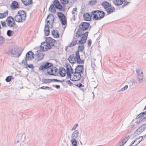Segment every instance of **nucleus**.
Segmentation results:
<instances>
[{
  "label": "nucleus",
  "instance_id": "1",
  "mask_svg": "<svg viewBox=\"0 0 146 146\" xmlns=\"http://www.w3.org/2000/svg\"><path fill=\"white\" fill-rule=\"evenodd\" d=\"M78 50L75 53V56L74 59H76V63L78 64H84V59L81 58L79 54V52H82L84 48V44L79 45L78 47Z\"/></svg>",
  "mask_w": 146,
  "mask_h": 146
},
{
  "label": "nucleus",
  "instance_id": "2",
  "mask_svg": "<svg viewBox=\"0 0 146 146\" xmlns=\"http://www.w3.org/2000/svg\"><path fill=\"white\" fill-rule=\"evenodd\" d=\"M91 14L93 16V19L95 20H100L104 18L105 16V13L104 11L99 10L92 11Z\"/></svg>",
  "mask_w": 146,
  "mask_h": 146
},
{
  "label": "nucleus",
  "instance_id": "3",
  "mask_svg": "<svg viewBox=\"0 0 146 146\" xmlns=\"http://www.w3.org/2000/svg\"><path fill=\"white\" fill-rule=\"evenodd\" d=\"M84 65H78L74 69L75 74L82 75L84 73Z\"/></svg>",
  "mask_w": 146,
  "mask_h": 146
},
{
  "label": "nucleus",
  "instance_id": "4",
  "mask_svg": "<svg viewBox=\"0 0 146 146\" xmlns=\"http://www.w3.org/2000/svg\"><path fill=\"white\" fill-rule=\"evenodd\" d=\"M53 65V64L49 62H45L42 64L39 67L38 69L40 70H41L43 71L44 70L48 69L50 67H51Z\"/></svg>",
  "mask_w": 146,
  "mask_h": 146
},
{
  "label": "nucleus",
  "instance_id": "5",
  "mask_svg": "<svg viewBox=\"0 0 146 146\" xmlns=\"http://www.w3.org/2000/svg\"><path fill=\"white\" fill-rule=\"evenodd\" d=\"M90 26L89 23L82 22L79 25L78 27L81 30L84 31L87 30Z\"/></svg>",
  "mask_w": 146,
  "mask_h": 146
},
{
  "label": "nucleus",
  "instance_id": "6",
  "mask_svg": "<svg viewBox=\"0 0 146 146\" xmlns=\"http://www.w3.org/2000/svg\"><path fill=\"white\" fill-rule=\"evenodd\" d=\"M35 54L33 52L30 51L27 52L26 54L25 57L23 60L26 62L28 60H31L34 58Z\"/></svg>",
  "mask_w": 146,
  "mask_h": 146
},
{
  "label": "nucleus",
  "instance_id": "7",
  "mask_svg": "<svg viewBox=\"0 0 146 146\" xmlns=\"http://www.w3.org/2000/svg\"><path fill=\"white\" fill-rule=\"evenodd\" d=\"M23 50H21V49H19L17 50L16 48H14L13 56L15 58H19Z\"/></svg>",
  "mask_w": 146,
  "mask_h": 146
},
{
  "label": "nucleus",
  "instance_id": "8",
  "mask_svg": "<svg viewBox=\"0 0 146 146\" xmlns=\"http://www.w3.org/2000/svg\"><path fill=\"white\" fill-rule=\"evenodd\" d=\"M19 5L16 1H13L12 2L11 5H10L11 9L13 10H15L19 8Z\"/></svg>",
  "mask_w": 146,
  "mask_h": 146
},
{
  "label": "nucleus",
  "instance_id": "9",
  "mask_svg": "<svg viewBox=\"0 0 146 146\" xmlns=\"http://www.w3.org/2000/svg\"><path fill=\"white\" fill-rule=\"evenodd\" d=\"M92 15H90L88 13H86L83 15L84 19L86 21H90L91 20V17Z\"/></svg>",
  "mask_w": 146,
  "mask_h": 146
},
{
  "label": "nucleus",
  "instance_id": "10",
  "mask_svg": "<svg viewBox=\"0 0 146 146\" xmlns=\"http://www.w3.org/2000/svg\"><path fill=\"white\" fill-rule=\"evenodd\" d=\"M14 18L11 16H9L7 17L5 21L6 22L7 25L8 27H10L13 21H14Z\"/></svg>",
  "mask_w": 146,
  "mask_h": 146
},
{
  "label": "nucleus",
  "instance_id": "11",
  "mask_svg": "<svg viewBox=\"0 0 146 146\" xmlns=\"http://www.w3.org/2000/svg\"><path fill=\"white\" fill-rule=\"evenodd\" d=\"M21 63L22 64H23L24 65H26L25 68L28 69V67L29 68H31L32 69H33V70H34V68H35V67L34 66L33 64H28L27 61L26 62L25 61H24V60H22Z\"/></svg>",
  "mask_w": 146,
  "mask_h": 146
},
{
  "label": "nucleus",
  "instance_id": "12",
  "mask_svg": "<svg viewBox=\"0 0 146 146\" xmlns=\"http://www.w3.org/2000/svg\"><path fill=\"white\" fill-rule=\"evenodd\" d=\"M45 39H46V42H47V44L49 43L50 44L52 43L56 44L57 43L56 40L51 37H46Z\"/></svg>",
  "mask_w": 146,
  "mask_h": 146
},
{
  "label": "nucleus",
  "instance_id": "13",
  "mask_svg": "<svg viewBox=\"0 0 146 146\" xmlns=\"http://www.w3.org/2000/svg\"><path fill=\"white\" fill-rule=\"evenodd\" d=\"M18 15L22 16L23 17V21H25L26 19V15L25 12L24 10H20L17 13Z\"/></svg>",
  "mask_w": 146,
  "mask_h": 146
},
{
  "label": "nucleus",
  "instance_id": "14",
  "mask_svg": "<svg viewBox=\"0 0 146 146\" xmlns=\"http://www.w3.org/2000/svg\"><path fill=\"white\" fill-rule=\"evenodd\" d=\"M49 27L48 24L45 25L44 30L45 36H48L50 35Z\"/></svg>",
  "mask_w": 146,
  "mask_h": 146
},
{
  "label": "nucleus",
  "instance_id": "15",
  "mask_svg": "<svg viewBox=\"0 0 146 146\" xmlns=\"http://www.w3.org/2000/svg\"><path fill=\"white\" fill-rule=\"evenodd\" d=\"M53 66L51 67H50L49 68H48L47 70V73L50 75L56 76L58 74L57 73L56 74L53 73L54 69L53 67Z\"/></svg>",
  "mask_w": 146,
  "mask_h": 146
},
{
  "label": "nucleus",
  "instance_id": "16",
  "mask_svg": "<svg viewBox=\"0 0 146 146\" xmlns=\"http://www.w3.org/2000/svg\"><path fill=\"white\" fill-rule=\"evenodd\" d=\"M75 86H76L78 87L80 90H82L83 92H84L86 91V89L83 88L84 87V85L82 84L81 83H79L78 84H74V85L73 86V87H75Z\"/></svg>",
  "mask_w": 146,
  "mask_h": 146
},
{
  "label": "nucleus",
  "instance_id": "17",
  "mask_svg": "<svg viewBox=\"0 0 146 146\" xmlns=\"http://www.w3.org/2000/svg\"><path fill=\"white\" fill-rule=\"evenodd\" d=\"M102 5L104 7L105 10L111 7V4L106 1H103L102 3Z\"/></svg>",
  "mask_w": 146,
  "mask_h": 146
},
{
  "label": "nucleus",
  "instance_id": "18",
  "mask_svg": "<svg viewBox=\"0 0 146 146\" xmlns=\"http://www.w3.org/2000/svg\"><path fill=\"white\" fill-rule=\"evenodd\" d=\"M73 74V78L74 80V81H77L80 80L82 77V76L81 74Z\"/></svg>",
  "mask_w": 146,
  "mask_h": 146
},
{
  "label": "nucleus",
  "instance_id": "19",
  "mask_svg": "<svg viewBox=\"0 0 146 146\" xmlns=\"http://www.w3.org/2000/svg\"><path fill=\"white\" fill-rule=\"evenodd\" d=\"M22 2L25 6H28L33 3L32 0H21Z\"/></svg>",
  "mask_w": 146,
  "mask_h": 146
},
{
  "label": "nucleus",
  "instance_id": "20",
  "mask_svg": "<svg viewBox=\"0 0 146 146\" xmlns=\"http://www.w3.org/2000/svg\"><path fill=\"white\" fill-rule=\"evenodd\" d=\"M56 32L54 29H53L51 31V34L54 38H59L60 37V35L58 32L56 30Z\"/></svg>",
  "mask_w": 146,
  "mask_h": 146
},
{
  "label": "nucleus",
  "instance_id": "21",
  "mask_svg": "<svg viewBox=\"0 0 146 146\" xmlns=\"http://www.w3.org/2000/svg\"><path fill=\"white\" fill-rule=\"evenodd\" d=\"M36 55L37 56L36 61L37 62H38L43 59L44 54L43 53H37Z\"/></svg>",
  "mask_w": 146,
  "mask_h": 146
},
{
  "label": "nucleus",
  "instance_id": "22",
  "mask_svg": "<svg viewBox=\"0 0 146 146\" xmlns=\"http://www.w3.org/2000/svg\"><path fill=\"white\" fill-rule=\"evenodd\" d=\"M57 16L60 21H61V20L66 18L64 14L63 13L60 12H57Z\"/></svg>",
  "mask_w": 146,
  "mask_h": 146
},
{
  "label": "nucleus",
  "instance_id": "23",
  "mask_svg": "<svg viewBox=\"0 0 146 146\" xmlns=\"http://www.w3.org/2000/svg\"><path fill=\"white\" fill-rule=\"evenodd\" d=\"M78 40L74 36L72 42L68 45V46L71 47L72 46H74L76 44H78Z\"/></svg>",
  "mask_w": 146,
  "mask_h": 146
},
{
  "label": "nucleus",
  "instance_id": "24",
  "mask_svg": "<svg viewBox=\"0 0 146 146\" xmlns=\"http://www.w3.org/2000/svg\"><path fill=\"white\" fill-rule=\"evenodd\" d=\"M74 54H72L69 56L68 60L70 63L74 64L76 62V59H74Z\"/></svg>",
  "mask_w": 146,
  "mask_h": 146
},
{
  "label": "nucleus",
  "instance_id": "25",
  "mask_svg": "<svg viewBox=\"0 0 146 146\" xmlns=\"http://www.w3.org/2000/svg\"><path fill=\"white\" fill-rule=\"evenodd\" d=\"M43 83L47 84V83H49L51 82H56V79H44L42 80Z\"/></svg>",
  "mask_w": 146,
  "mask_h": 146
},
{
  "label": "nucleus",
  "instance_id": "26",
  "mask_svg": "<svg viewBox=\"0 0 146 146\" xmlns=\"http://www.w3.org/2000/svg\"><path fill=\"white\" fill-rule=\"evenodd\" d=\"M79 135V131L78 130H75L72 133L71 137L72 139H76L78 137Z\"/></svg>",
  "mask_w": 146,
  "mask_h": 146
},
{
  "label": "nucleus",
  "instance_id": "27",
  "mask_svg": "<svg viewBox=\"0 0 146 146\" xmlns=\"http://www.w3.org/2000/svg\"><path fill=\"white\" fill-rule=\"evenodd\" d=\"M144 131L139 127L136 130L134 133V135L136 136L139 135Z\"/></svg>",
  "mask_w": 146,
  "mask_h": 146
},
{
  "label": "nucleus",
  "instance_id": "28",
  "mask_svg": "<svg viewBox=\"0 0 146 146\" xmlns=\"http://www.w3.org/2000/svg\"><path fill=\"white\" fill-rule=\"evenodd\" d=\"M144 131L139 127L136 130L134 133V135L136 136L139 135Z\"/></svg>",
  "mask_w": 146,
  "mask_h": 146
},
{
  "label": "nucleus",
  "instance_id": "29",
  "mask_svg": "<svg viewBox=\"0 0 146 146\" xmlns=\"http://www.w3.org/2000/svg\"><path fill=\"white\" fill-rule=\"evenodd\" d=\"M115 9L114 7H111L107 9L106 10V11L107 15H109L115 11Z\"/></svg>",
  "mask_w": 146,
  "mask_h": 146
},
{
  "label": "nucleus",
  "instance_id": "30",
  "mask_svg": "<svg viewBox=\"0 0 146 146\" xmlns=\"http://www.w3.org/2000/svg\"><path fill=\"white\" fill-rule=\"evenodd\" d=\"M55 6L54 5V4L51 3L50 5V7L49 8V11L53 13H55L56 12V10Z\"/></svg>",
  "mask_w": 146,
  "mask_h": 146
},
{
  "label": "nucleus",
  "instance_id": "31",
  "mask_svg": "<svg viewBox=\"0 0 146 146\" xmlns=\"http://www.w3.org/2000/svg\"><path fill=\"white\" fill-rule=\"evenodd\" d=\"M38 48H40V49L37 50L36 51L37 53H40L41 52L45 51L44 48V46H40L37 47V49H38Z\"/></svg>",
  "mask_w": 146,
  "mask_h": 146
},
{
  "label": "nucleus",
  "instance_id": "32",
  "mask_svg": "<svg viewBox=\"0 0 146 146\" xmlns=\"http://www.w3.org/2000/svg\"><path fill=\"white\" fill-rule=\"evenodd\" d=\"M8 11H7L3 13H0V19H3L6 17L8 15Z\"/></svg>",
  "mask_w": 146,
  "mask_h": 146
},
{
  "label": "nucleus",
  "instance_id": "33",
  "mask_svg": "<svg viewBox=\"0 0 146 146\" xmlns=\"http://www.w3.org/2000/svg\"><path fill=\"white\" fill-rule=\"evenodd\" d=\"M82 33L81 30L80 29H78L76 33V36L77 38H79L82 36Z\"/></svg>",
  "mask_w": 146,
  "mask_h": 146
},
{
  "label": "nucleus",
  "instance_id": "34",
  "mask_svg": "<svg viewBox=\"0 0 146 146\" xmlns=\"http://www.w3.org/2000/svg\"><path fill=\"white\" fill-rule=\"evenodd\" d=\"M81 39L78 40V44H80L81 45L84 44L86 42V40L84 38H82V37H81Z\"/></svg>",
  "mask_w": 146,
  "mask_h": 146
},
{
  "label": "nucleus",
  "instance_id": "35",
  "mask_svg": "<svg viewBox=\"0 0 146 146\" xmlns=\"http://www.w3.org/2000/svg\"><path fill=\"white\" fill-rule=\"evenodd\" d=\"M53 4L55 6L56 9L59 6L60 3V2L58 0H54Z\"/></svg>",
  "mask_w": 146,
  "mask_h": 146
},
{
  "label": "nucleus",
  "instance_id": "36",
  "mask_svg": "<svg viewBox=\"0 0 146 146\" xmlns=\"http://www.w3.org/2000/svg\"><path fill=\"white\" fill-rule=\"evenodd\" d=\"M44 46H46V47L44 48L45 51H47L48 50H50L52 48L50 44L47 43L45 45H44Z\"/></svg>",
  "mask_w": 146,
  "mask_h": 146
},
{
  "label": "nucleus",
  "instance_id": "37",
  "mask_svg": "<svg viewBox=\"0 0 146 146\" xmlns=\"http://www.w3.org/2000/svg\"><path fill=\"white\" fill-rule=\"evenodd\" d=\"M14 78L13 76H7L5 80V81L7 82H10L12 79H14Z\"/></svg>",
  "mask_w": 146,
  "mask_h": 146
},
{
  "label": "nucleus",
  "instance_id": "38",
  "mask_svg": "<svg viewBox=\"0 0 146 146\" xmlns=\"http://www.w3.org/2000/svg\"><path fill=\"white\" fill-rule=\"evenodd\" d=\"M71 141L72 144V146H77L78 143L76 139H72Z\"/></svg>",
  "mask_w": 146,
  "mask_h": 146
},
{
  "label": "nucleus",
  "instance_id": "39",
  "mask_svg": "<svg viewBox=\"0 0 146 146\" xmlns=\"http://www.w3.org/2000/svg\"><path fill=\"white\" fill-rule=\"evenodd\" d=\"M124 3L123 5L121 7H120V8L121 9L123 8L124 7L128 5L130 2L127 1L126 0H125L124 2Z\"/></svg>",
  "mask_w": 146,
  "mask_h": 146
},
{
  "label": "nucleus",
  "instance_id": "40",
  "mask_svg": "<svg viewBox=\"0 0 146 146\" xmlns=\"http://www.w3.org/2000/svg\"><path fill=\"white\" fill-rule=\"evenodd\" d=\"M19 15H18L17 14L15 17V21L19 23L22 22V19H20Z\"/></svg>",
  "mask_w": 146,
  "mask_h": 146
},
{
  "label": "nucleus",
  "instance_id": "41",
  "mask_svg": "<svg viewBox=\"0 0 146 146\" xmlns=\"http://www.w3.org/2000/svg\"><path fill=\"white\" fill-rule=\"evenodd\" d=\"M13 31L8 30L7 31V35L8 36L11 37L13 36Z\"/></svg>",
  "mask_w": 146,
  "mask_h": 146
},
{
  "label": "nucleus",
  "instance_id": "42",
  "mask_svg": "<svg viewBox=\"0 0 146 146\" xmlns=\"http://www.w3.org/2000/svg\"><path fill=\"white\" fill-rule=\"evenodd\" d=\"M18 26L16 24L15 22V20L13 21V22L12 23L9 27H13L14 29H17Z\"/></svg>",
  "mask_w": 146,
  "mask_h": 146
},
{
  "label": "nucleus",
  "instance_id": "43",
  "mask_svg": "<svg viewBox=\"0 0 146 146\" xmlns=\"http://www.w3.org/2000/svg\"><path fill=\"white\" fill-rule=\"evenodd\" d=\"M44 89V90H48L50 91L53 90V89L52 88H51L49 86H42L41 87H40V88H38V89Z\"/></svg>",
  "mask_w": 146,
  "mask_h": 146
},
{
  "label": "nucleus",
  "instance_id": "44",
  "mask_svg": "<svg viewBox=\"0 0 146 146\" xmlns=\"http://www.w3.org/2000/svg\"><path fill=\"white\" fill-rule=\"evenodd\" d=\"M88 33L89 32L88 31H87L85 33H84L83 34H82V36L81 37H82V38H84V39L87 40L88 35Z\"/></svg>",
  "mask_w": 146,
  "mask_h": 146
},
{
  "label": "nucleus",
  "instance_id": "45",
  "mask_svg": "<svg viewBox=\"0 0 146 146\" xmlns=\"http://www.w3.org/2000/svg\"><path fill=\"white\" fill-rule=\"evenodd\" d=\"M60 21L62 25H66L67 24V19L65 18H64L63 19H62L61 20V21Z\"/></svg>",
  "mask_w": 146,
  "mask_h": 146
},
{
  "label": "nucleus",
  "instance_id": "46",
  "mask_svg": "<svg viewBox=\"0 0 146 146\" xmlns=\"http://www.w3.org/2000/svg\"><path fill=\"white\" fill-rule=\"evenodd\" d=\"M13 51L14 48H11L6 52V54H11L13 55Z\"/></svg>",
  "mask_w": 146,
  "mask_h": 146
},
{
  "label": "nucleus",
  "instance_id": "47",
  "mask_svg": "<svg viewBox=\"0 0 146 146\" xmlns=\"http://www.w3.org/2000/svg\"><path fill=\"white\" fill-rule=\"evenodd\" d=\"M65 66L67 72H69L70 70V65L69 63H66Z\"/></svg>",
  "mask_w": 146,
  "mask_h": 146
},
{
  "label": "nucleus",
  "instance_id": "48",
  "mask_svg": "<svg viewBox=\"0 0 146 146\" xmlns=\"http://www.w3.org/2000/svg\"><path fill=\"white\" fill-rule=\"evenodd\" d=\"M61 3L63 5H66L69 2V0H60Z\"/></svg>",
  "mask_w": 146,
  "mask_h": 146
},
{
  "label": "nucleus",
  "instance_id": "49",
  "mask_svg": "<svg viewBox=\"0 0 146 146\" xmlns=\"http://www.w3.org/2000/svg\"><path fill=\"white\" fill-rule=\"evenodd\" d=\"M146 119V117L145 115H143L142 117H141V118H140L139 120V121H137L136 122L137 124H138L140 122L142 121H143V120Z\"/></svg>",
  "mask_w": 146,
  "mask_h": 146
},
{
  "label": "nucleus",
  "instance_id": "50",
  "mask_svg": "<svg viewBox=\"0 0 146 146\" xmlns=\"http://www.w3.org/2000/svg\"><path fill=\"white\" fill-rule=\"evenodd\" d=\"M128 88V86L127 85H125L123 88H122L121 89L118 90V92H120L121 91H123L126 90Z\"/></svg>",
  "mask_w": 146,
  "mask_h": 146
},
{
  "label": "nucleus",
  "instance_id": "51",
  "mask_svg": "<svg viewBox=\"0 0 146 146\" xmlns=\"http://www.w3.org/2000/svg\"><path fill=\"white\" fill-rule=\"evenodd\" d=\"M130 137L129 135H128L126 137H125V138H124V139H123L121 141V142H122L123 143H124V142H125L126 141V142L129 139Z\"/></svg>",
  "mask_w": 146,
  "mask_h": 146
},
{
  "label": "nucleus",
  "instance_id": "52",
  "mask_svg": "<svg viewBox=\"0 0 146 146\" xmlns=\"http://www.w3.org/2000/svg\"><path fill=\"white\" fill-rule=\"evenodd\" d=\"M97 3V1L96 0H91L90 2V3L91 5H93L96 4Z\"/></svg>",
  "mask_w": 146,
  "mask_h": 146
},
{
  "label": "nucleus",
  "instance_id": "53",
  "mask_svg": "<svg viewBox=\"0 0 146 146\" xmlns=\"http://www.w3.org/2000/svg\"><path fill=\"white\" fill-rule=\"evenodd\" d=\"M56 9H58L59 11H63L62 5L60 3Z\"/></svg>",
  "mask_w": 146,
  "mask_h": 146
},
{
  "label": "nucleus",
  "instance_id": "54",
  "mask_svg": "<svg viewBox=\"0 0 146 146\" xmlns=\"http://www.w3.org/2000/svg\"><path fill=\"white\" fill-rule=\"evenodd\" d=\"M5 21H1V23L3 27H7Z\"/></svg>",
  "mask_w": 146,
  "mask_h": 146
},
{
  "label": "nucleus",
  "instance_id": "55",
  "mask_svg": "<svg viewBox=\"0 0 146 146\" xmlns=\"http://www.w3.org/2000/svg\"><path fill=\"white\" fill-rule=\"evenodd\" d=\"M59 71L58 72V73L60 72V73H62L63 71L66 72V70L65 68L63 67H60L59 69Z\"/></svg>",
  "mask_w": 146,
  "mask_h": 146
},
{
  "label": "nucleus",
  "instance_id": "56",
  "mask_svg": "<svg viewBox=\"0 0 146 146\" xmlns=\"http://www.w3.org/2000/svg\"><path fill=\"white\" fill-rule=\"evenodd\" d=\"M67 75L66 76V78H70L71 79V78H72V74H73L69 72H67Z\"/></svg>",
  "mask_w": 146,
  "mask_h": 146
},
{
  "label": "nucleus",
  "instance_id": "57",
  "mask_svg": "<svg viewBox=\"0 0 146 146\" xmlns=\"http://www.w3.org/2000/svg\"><path fill=\"white\" fill-rule=\"evenodd\" d=\"M17 137L19 139V140H18V141H20V142H22L21 141V140L22 139V136L20 134H19L17 135ZM20 143H21V142H20Z\"/></svg>",
  "mask_w": 146,
  "mask_h": 146
},
{
  "label": "nucleus",
  "instance_id": "58",
  "mask_svg": "<svg viewBox=\"0 0 146 146\" xmlns=\"http://www.w3.org/2000/svg\"><path fill=\"white\" fill-rule=\"evenodd\" d=\"M139 127L142 129L144 131L146 128V124H142L140 127Z\"/></svg>",
  "mask_w": 146,
  "mask_h": 146
},
{
  "label": "nucleus",
  "instance_id": "59",
  "mask_svg": "<svg viewBox=\"0 0 146 146\" xmlns=\"http://www.w3.org/2000/svg\"><path fill=\"white\" fill-rule=\"evenodd\" d=\"M66 82L70 86L73 85V84L69 80L66 81Z\"/></svg>",
  "mask_w": 146,
  "mask_h": 146
},
{
  "label": "nucleus",
  "instance_id": "60",
  "mask_svg": "<svg viewBox=\"0 0 146 146\" xmlns=\"http://www.w3.org/2000/svg\"><path fill=\"white\" fill-rule=\"evenodd\" d=\"M96 65L95 64L94 62H92V67L93 70H94L95 67H96Z\"/></svg>",
  "mask_w": 146,
  "mask_h": 146
},
{
  "label": "nucleus",
  "instance_id": "61",
  "mask_svg": "<svg viewBox=\"0 0 146 146\" xmlns=\"http://www.w3.org/2000/svg\"><path fill=\"white\" fill-rule=\"evenodd\" d=\"M70 70L69 72L71 73H72L73 74H75L74 71L71 65L70 66Z\"/></svg>",
  "mask_w": 146,
  "mask_h": 146
},
{
  "label": "nucleus",
  "instance_id": "62",
  "mask_svg": "<svg viewBox=\"0 0 146 146\" xmlns=\"http://www.w3.org/2000/svg\"><path fill=\"white\" fill-rule=\"evenodd\" d=\"M60 75L62 77H64L65 76L66 74V72H65L63 73L62 72V73H60V72L59 73Z\"/></svg>",
  "mask_w": 146,
  "mask_h": 146
},
{
  "label": "nucleus",
  "instance_id": "63",
  "mask_svg": "<svg viewBox=\"0 0 146 146\" xmlns=\"http://www.w3.org/2000/svg\"><path fill=\"white\" fill-rule=\"evenodd\" d=\"M78 123H76L75 124L73 127L72 128V130H75L76 128L78 126Z\"/></svg>",
  "mask_w": 146,
  "mask_h": 146
},
{
  "label": "nucleus",
  "instance_id": "64",
  "mask_svg": "<svg viewBox=\"0 0 146 146\" xmlns=\"http://www.w3.org/2000/svg\"><path fill=\"white\" fill-rule=\"evenodd\" d=\"M92 44V40L91 39H89L88 41V44L89 46H90Z\"/></svg>",
  "mask_w": 146,
  "mask_h": 146
}]
</instances>
